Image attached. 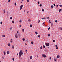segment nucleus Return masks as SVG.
<instances>
[{
	"mask_svg": "<svg viewBox=\"0 0 62 62\" xmlns=\"http://www.w3.org/2000/svg\"><path fill=\"white\" fill-rule=\"evenodd\" d=\"M42 56L43 57H44V58H45V57H47V56H46V55L44 54H42Z\"/></svg>",
	"mask_w": 62,
	"mask_h": 62,
	"instance_id": "f257e3e1",
	"label": "nucleus"
},
{
	"mask_svg": "<svg viewBox=\"0 0 62 62\" xmlns=\"http://www.w3.org/2000/svg\"><path fill=\"white\" fill-rule=\"evenodd\" d=\"M19 54H20L21 55H22V54H23V52H22V51H20V52L19 53Z\"/></svg>",
	"mask_w": 62,
	"mask_h": 62,
	"instance_id": "f03ea898",
	"label": "nucleus"
},
{
	"mask_svg": "<svg viewBox=\"0 0 62 62\" xmlns=\"http://www.w3.org/2000/svg\"><path fill=\"white\" fill-rule=\"evenodd\" d=\"M23 5H21L20 7V10H21L22 9V8H23Z\"/></svg>",
	"mask_w": 62,
	"mask_h": 62,
	"instance_id": "7ed1b4c3",
	"label": "nucleus"
},
{
	"mask_svg": "<svg viewBox=\"0 0 62 62\" xmlns=\"http://www.w3.org/2000/svg\"><path fill=\"white\" fill-rule=\"evenodd\" d=\"M45 44L47 46H49V43H45Z\"/></svg>",
	"mask_w": 62,
	"mask_h": 62,
	"instance_id": "20e7f679",
	"label": "nucleus"
},
{
	"mask_svg": "<svg viewBox=\"0 0 62 62\" xmlns=\"http://www.w3.org/2000/svg\"><path fill=\"white\" fill-rule=\"evenodd\" d=\"M15 38H16V39H17L18 38V34H17L16 33L15 34Z\"/></svg>",
	"mask_w": 62,
	"mask_h": 62,
	"instance_id": "39448f33",
	"label": "nucleus"
},
{
	"mask_svg": "<svg viewBox=\"0 0 62 62\" xmlns=\"http://www.w3.org/2000/svg\"><path fill=\"white\" fill-rule=\"evenodd\" d=\"M7 16H8V14H9V12H8V11H7Z\"/></svg>",
	"mask_w": 62,
	"mask_h": 62,
	"instance_id": "423d86ee",
	"label": "nucleus"
},
{
	"mask_svg": "<svg viewBox=\"0 0 62 62\" xmlns=\"http://www.w3.org/2000/svg\"><path fill=\"white\" fill-rule=\"evenodd\" d=\"M54 60L56 62L57 61V59L56 58H54Z\"/></svg>",
	"mask_w": 62,
	"mask_h": 62,
	"instance_id": "0eeeda50",
	"label": "nucleus"
},
{
	"mask_svg": "<svg viewBox=\"0 0 62 62\" xmlns=\"http://www.w3.org/2000/svg\"><path fill=\"white\" fill-rule=\"evenodd\" d=\"M8 46H9V47H10V43H9L8 44Z\"/></svg>",
	"mask_w": 62,
	"mask_h": 62,
	"instance_id": "6e6552de",
	"label": "nucleus"
},
{
	"mask_svg": "<svg viewBox=\"0 0 62 62\" xmlns=\"http://www.w3.org/2000/svg\"><path fill=\"white\" fill-rule=\"evenodd\" d=\"M12 48L13 49H14V46L13 45H12Z\"/></svg>",
	"mask_w": 62,
	"mask_h": 62,
	"instance_id": "1a4fd4ad",
	"label": "nucleus"
},
{
	"mask_svg": "<svg viewBox=\"0 0 62 62\" xmlns=\"http://www.w3.org/2000/svg\"><path fill=\"white\" fill-rule=\"evenodd\" d=\"M47 19L48 20H50V18H49V17H46Z\"/></svg>",
	"mask_w": 62,
	"mask_h": 62,
	"instance_id": "9d476101",
	"label": "nucleus"
},
{
	"mask_svg": "<svg viewBox=\"0 0 62 62\" xmlns=\"http://www.w3.org/2000/svg\"><path fill=\"white\" fill-rule=\"evenodd\" d=\"M37 37H38V38H40V35H38Z\"/></svg>",
	"mask_w": 62,
	"mask_h": 62,
	"instance_id": "9b49d317",
	"label": "nucleus"
},
{
	"mask_svg": "<svg viewBox=\"0 0 62 62\" xmlns=\"http://www.w3.org/2000/svg\"><path fill=\"white\" fill-rule=\"evenodd\" d=\"M30 59H32V56H30Z\"/></svg>",
	"mask_w": 62,
	"mask_h": 62,
	"instance_id": "f8f14e48",
	"label": "nucleus"
},
{
	"mask_svg": "<svg viewBox=\"0 0 62 62\" xmlns=\"http://www.w3.org/2000/svg\"><path fill=\"white\" fill-rule=\"evenodd\" d=\"M7 54H9V52L8 51H7Z\"/></svg>",
	"mask_w": 62,
	"mask_h": 62,
	"instance_id": "ddd939ff",
	"label": "nucleus"
},
{
	"mask_svg": "<svg viewBox=\"0 0 62 62\" xmlns=\"http://www.w3.org/2000/svg\"><path fill=\"white\" fill-rule=\"evenodd\" d=\"M57 58H59L60 57V56H59V55H58L57 56Z\"/></svg>",
	"mask_w": 62,
	"mask_h": 62,
	"instance_id": "4468645a",
	"label": "nucleus"
},
{
	"mask_svg": "<svg viewBox=\"0 0 62 62\" xmlns=\"http://www.w3.org/2000/svg\"><path fill=\"white\" fill-rule=\"evenodd\" d=\"M18 36L20 37H21V34H20V33L18 34Z\"/></svg>",
	"mask_w": 62,
	"mask_h": 62,
	"instance_id": "2eb2a0df",
	"label": "nucleus"
},
{
	"mask_svg": "<svg viewBox=\"0 0 62 62\" xmlns=\"http://www.w3.org/2000/svg\"><path fill=\"white\" fill-rule=\"evenodd\" d=\"M3 53H4V55H6V52H5L4 51Z\"/></svg>",
	"mask_w": 62,
	"mask_h": 62,
	"instance_id": "dca6fc26",
	"label": "nucleus"
},
{
	"mask_svg": "<svg viewBox=\"0 0 62 62\" xmlns=\"http://www.w3.org/2000/svg\"><path fill=\"white\" fill-rule=\"evenodd\" d=\"M2 37H3V38H4V37H5V35H2Z\"/></svg>",
	"mask_w": 62,
	"mask_h": 62,
	"instance_id": "f3484780",
	"label": "nucleus"
},
{
	"mask_svg": "<svg viewBox=\"0 0 62 62\" xmlns=\"http://www.w3.org/2000/svg\"><path fill=\"white\" fill-rule=\"evenodd\" d=\"M12 23H14V21H13L12 22Z\"/></svg>",
	"mask_w": 62,
	"mask_h": 62,
	"instance_id": "a211bd4d",
	"label": "nucleus"
},
{
	"mask_svg": "<svg viewBox=\"0 0 62 62\" xmlns=\"http://www.w3.org/2000/svg\"><path fill=\"white\" fill-rule=\"evenodd\" d=\"M22 40L23 41H24V40H25V39L23 38L22 39Z\"/></svg>",
	"mask_w": 62,
	"mask_h": 62,
	"instance_id": "6ab92c4d",
	"label": "nucleus"
},
{
	"mask_svg": "<svg viewBox=\"0 0 62 62\" xmlns=\"http://www.w3.org/2000/svg\"><path fill=\"white\" fill-rule=\"evenodd\" d=\"M35 33L36 35H37L38 34V32H37L36 31Z\"/></svg>",
	"mask_w": 62,
	"mask_h": 62,
	"instance_id": "aec40b11",
	"label": "nucleus"
},
{
	"mask_svg": "<svg viewBox=\"0 0 62 62\" xmlns=\"http://www.w3.org/2000/svg\"><path fill=\"white\" fill-rule=\"evenodd\" d=\"M42 46H41L40 47V49H42Z\"/></svg>",
	"mask_w": 62,
	"mask_h": 62,
	"instance_id": "412c9836",
	"label": "nucleus"
},
{
	"mask_svg": "<svg viewBox=\"0 0 62 62\" xmlns=\"http://www.w3.org/2000/svg\"><path fill=\"white\" fill-rule=\"evenodd\" d=\"M43 48H45L46 46H45L44 45H43Z\"/></svg>",
	"mask_w": 62,
	"mask_h": 62,
	"instance_id": "4be33fe9",
	"label": "nucleus"
},
{
	"mask_svg": "<svg viewBox=\"0 0 62 62\" xmlns=\"http://www.w3.org/2000/svg\"><path fill=\"white\" fill-rule=\"evenodd\" d=\"M46 19V18H45V17H44V18H42V20H43L44 19Z\"/></svg>",
	"mask_w": 62,
	"mask_h": 62,
	"instance_id": "5701e85b",
	"label": "nucleus"
},
{
	"mask_svg": "<svg viewBox=\"0 0 62 62\" xmlns=\"http://www.w3.org/2000/svg\"><path fill=\"white\" fill-rule=\"evenodd\" d=\"M51 8H54V6L53 5H51Z\"/></svg>",
	"mask_w": 62,
	"mask_h": 62,
	"instance_id": "b1692460",
	"label": "nucleus"
},
{
	"mask_svg": "<svg viewBox=\"0 0 62 62\" xmlns=\"http://www.w3.org/2000/svg\"><path fill=\"white\" fill-rule=\"evenodd\" d=\"M50 36H51V35L50 34H49L48 35V37H50Z\"/></svg>",
	"mask_w": 62,
	"mask_h": 62,
	"instance_id": "393cba45",
	"label": "nucleus"
},
{
	"mask_svg": "<svg viewBox=\"0 0 62 62\" xmlns=\"http://www.w3.org/2000/svg\"><path fill=\"white\" fill-rule=\"evenodd\" d=\"M39 6L40 7H41V6H42V4H40L39 5Z\"/></svg>",
	"mask_w": 62,
	"mask_h": 62,
	"instance_id": "a878e982",
	"label": "nucleus"
},
{
	"mask_svg": "<svg viewBox=\"0 0 62 62\" xmlns=\"http://www.w3.org/2000/svg\"><path fill=\"white\" fill-rule=\"evenodd\" d=\"M22 32H24V29H23L22 30Z\"/></svg>",
	"mask_w": 62,
	"mask_h": 62,
	"instance_id": "bb28decb",
	"label": "nucleus"
},
{
	"mask_svg": "<svg viewBox=\"0 0 62 62\" xmlns=\"http://www.w3.org/2000/svg\"><path fill=\"white\" fill-rule=\"evenodd\" d=\"M61 11V9H59V12H60Z\"/></svg>",
	"mask_w": 62,
	"mask_h": 62,
	"instance_id": "cd10ccee",
	"label": "nucleus"
},
{
	"mask_svg": "<svg viewBox=\"0 0 62 62\" xmlns=\"http://www.w3.org/2000/svg\"><path fill=\"white\" fill-rule=\"evenodd\" d=\"M10 42H12V39H11Z\"/></svg>",
	"mask_w": 62,
	"mask_h": 62,
	"instance_id": "c85d7f7f",
	"label": "nucleus"
},
{
	"mask_svg": "<svg viewBox=\"0 0 62 62\" xmlns=\"http://www.w3.org/2000/svg\"><path fill=\"white\" fill-rule=\"evenodd\" d=\"M29 0H27V3H28V2H29Z\"/></svg>",
	"mask_w": 62,
	"mask_h": 62,
	"instance_id": "c756f323",
	"label": "nucleus"
},
{
	"mask_svg": "<svg viewBox=\"0 0 62 62\" xmlns=\"http://www.w3.org/2000/svg\"><path fill=\"white\" fill-rule=\"evenodd\" d=\"M28 21L29 22H30L31 21V20L30 19H29Z\"/></svg>",
	"mask_w": 62,
	"mask_h": 62,
	"instance_id": "7c9ffc66",
	"label": "nucleus"
},
{
	"mask_svg": "<svg viewBox=\"0 0 62 62\" xmlns=\"http://www.w3.org/2000/svg\"><path fill=\"white\" fill-rule=\"evenodd\" d=\"M30 27H32V25L31 24H30Z\"/></svg>",
	"mask_w": 62,
	"mask_h": 62,
	"instance_id": "2f4dec72",
	"label": "nucleus"
},
{
	"mask_svg": "<svg viewBox=\"0 0 62 62\" xmlns=\"http://www.w3.org/2000/svg\"><path fill=\"white\" fill-rule=\"evenodd\" d=\"M59 6L60 7H61H61H62V6L61 5H59Z\"/></svg>",
	"mask_w": 62,
	"mask_h": 62,
	"instance_id": "473e14b6",
	"label": "nucleus"
},
{
	"mask_svg": "<svg viewBox=\"0 0 62 62\" xmlns=\"http://www.w3.org/2000/svg\"><path fill=\"white\" fill-rule=\"evenodd\" d=\"M25 51H26V53H27V50H25Z\"/></svg>",
	"mask_w": 62,
	"mask_h": 62,
	"instance_id": "72a5a7b5",
	"label": "nucleus"
},
{
	"mask_svg": "<svg viewBox=\"0 0 62 62\" xmlns=\"http://www.w3.org/2000/svg\"><path fill=\"white\" fill-rule=\"evenodd\" d=\"M49 22V23H51V21H50V20H49L48 21Z\"/></svg>",
	"mask_w": 62,
	"mask_h": 62,
	"instance_id": "f704fd0d",
	"label": "nucleus"
},
{
	"mask_svg": "<svg viewBox=\"0 0 62 62\" xmlns=\"http://www.w3.org/2000/svg\"><path fill=\"white\" fill-rule=\"evenodd\" d=\"M19 54V56H21V55H21L20 54Z\"/></svg>",
	"mask_w": 62,
	"mask_h": 62,
	"instance_id": "c9c22d12",
	"label": "nucleus"
},
{
	"mask_svg": "<svg viewBox=\"0 0 62 62\" xmlns=\"http://www.w3.org/2000/svg\"><path fill=\"white\" fill-rule=\"evenodd\" d=\"M51 26H53V23H51Z\"/></svg>",
	"mask_w": 62,
	"mask_h": 62,
	"instance_id": "e433bc0d",
	"label": "nucleus"
},
{
	"mask_svg": "<svg viewBox=\"0 0 62 62\" xmlns=\"http://www.w3.org/2000/svg\"><path fill=\"white\" fill-rule=\"evenodd\" d=\"M42 11H44V9H42Z\"/></svg>",
	"mask_w": 62,
	"mask_h": 62,
	"instance_id": "4c0bfd02",
	"label": "nucleus"
},
{
	"mask_svg": "<svg viewBox=\"0 0 62 62\" xmlns=\"http://www.w3.org/2000/svg\"><path fill=\"white\" fill-rule=\"evenodd\" d=\"M31 44H33V41H31Z\"/></svg>",
	"mask_w": 62,
	"mask_h": 62,
	"instance_id": "58836bf2",
	"label": "nucleus"
},
{
	"mask_svg": "<svg viewBox=\"0 0 62 62\" xmlns=\"http://www.w3.org/2000/svg\"><path fill=\"white\" fill-rule=\"evenodd\" d=\"M3 11H4V13H5V10H4Z\"/></svg>",
	"mask_w": 62,
	"mask_h": 62,
	"instance_id": "ea45409f",
	"label": "nucleus"
},
{
	"mask_svg": "<svg viewBox=\"0 0 62 62\" xmlns=\"http://www.w3.org/2000/svg\"><path fill=\"white\" fill-rule=\"evenodd\" d=\"M49 59L50 60H51V57H50L49 58Z\"/></svg>",
	"mask_w": 62,
	"mask_h": 62,
	"instance_id": "a19ab883",
	"label": "nucleus"
},
{
	"mask_svg": "<svg viewBox=\"0 0 62 62\" xmlns=\"http://www.w3.org/2000/svg\"><path fill=\"white\" fill-rule=\"evenodd\" d=\"M60 29L61 30H62V27H61Z\"/></svg>",
	"mask_w": 62,
	"mask_h": 62,
	"instance_id": "79ce46f5",
	"label": "nucleus"
},
{
	"mask_svg": "<svg viewBox=\"0 0 62 62\" xmlns=\"http://www.w3.org/2000/svg\"><path fill=\"white\" fill-rule=\"evenodd\" d=\"M53 42H55V40H53Z\"/></svg>",
	"mask_w": 62,
	"mask_h": 62,
	"instance_id": "37998d69",
	"label": "nucleus"
},
{
	"mask_svg": "<svg viewBox=\"0 0 62 62\" xmlns=\"http://www.w3.org/2000/svg\"><path fill=\"white\" fill-rule=\"evenodd\" d=\"M12 19V17H10V20H11Z\"/></svg>",
	"mask_w": 62,
	"mask_h": 62,
	"instance_id": "c03bdc74",
	"label": "nucleus"
},
{
	"mask_svg": "<svg viewBox=\"0 0 62 62\" xmlns=\"http://www.w3.org/2000/svg\"><path fill=\"white\" fill-rule=\"evenodd\" d=\"M15 5L16 6V2H15Z\"/></svg>",
	"mask_w": 62,
	"mask_h": 62,
	"instance_id": "a18cd8bd",
	"label": "nucleus"
},
{
	"mask_svg": "<svg viewBox=\"0 0 62 62\" xmlns=\"http://www.w3.org/2000/svg\"><path fill=\"white\" fill-rule=\"evenodd\" d=\"M55 46L56 47H57L58 46L57 45H55Z\"/></svg>",
	"mask_w": 62,
	"mask_h": 62,
	"instance_id": "49530a36",
	"label": "nucleus"
},
{
	"mask_svg": "<svg viewBox=\"0 0 62 62\" xmlns=\"http://www.w3.org/2000/svg\"><path fill=\"white\" fill-rule=\"evenodd\" d=\"M53 5L54 6V7H55V4H54Z\"/></svg>",
	"mask_w": 62,
	"mask_h": 62,
	"instance_id": "de8ad7c7",
	"label": "nucleus"
},
{
	"mask_svg": "<svg viewBox=\"0 0 62 62\" xmlns=\"http://www.w3.org/2000/svg\"><path fill=\"white\" fill-rule=\"evenodd\" d=\"M55 23H57V20H55Z\"/></svg>",
	"mask_w": 62,
	"mask_h": 62,
	"instance_id": "09e8293b",
	"label": "nucleus"
},
{
	"mask_svg": "<svg viewBox=\"0 0 62 62\" xmlns=\"http://www.w3.org/2000/svg\"><path fill=\"white\" fill-rule=\"evenodd\" d=\"M2 23H3L2 22H0V24H2Z\"/></svg>",
	"mask_w": 62,
	"mask_h": 62,
	"instance_id": "8fccbe9b",
	"label": "nucleus"
},
{
	"mask_svg": "<svg viewBox=\"0 0 62 62\" xmlns=\"http://www.w3.org/2000/svg\"><path fill=\"white\" fill-rule=\"evenodd\" d=\"M12 60H13V61H14V58H12Z\"/></svg>",
	"mask_w": 62,
	"mask_h": 62,
	"instance_id": "3c124183",
	"label": "nucleus"
},
{
	"mask_svg": "<svg viewBox=\"0 0 62 62\" xmlns=\"http://www.w3.org/2000/svg\"><path fill=\"white\" fill-rule=\"evenodd\" d=\"M26 41H27V42H28V39H27L26 40Z\"/></svg>",
	"mask_w": 62,
	"mask_h": 62,
	"instance_id": "603ef678",
	"label": "nucleus"
},
{
	"mask_svg": "<svg viewBox=\"0 0 62 62\" xmlns=\"http://www.w3.org/2000/svg\"><path fill=\"white\" fill-rule=\"evenodd\" d=\"M38 4H39V1H38Z\"/></svg>",
	"mask_w": 62,
	"mask_h": 62,
	"instance_id": "864d4df0",
	"label": "nucleus"
},
{
	"mask_svg": "<svg viewBox=\"0 0 62 62\" xmlns=\"http://www.w3.org/2000/svg\"><path fill=\"white\" fill-rule=\"evenodd\" d=\"M10 30H11V29H12V27H11V28H10Z\"/></svg>",
	"mask_w": 62,
	"mask_h": 62,
	"instance_id": "5fc2aeb1",
	"label": "nucleus"
},
{
	"mask_svg": "<svg viewBox=\"0 0 62 62\" xmlns=\"http://www.w3.org/2000/svg\"><path fill=\"white\" fill-rule=\"evenodd\" d=\"M45 51L46 52H47V51H47V49H45Z\"/></svg>",
	"mask_w": 62,
	"mask_h": 62,
	"instance_id": "6e6d98bb",
	"label": "nucleus"
},
{
	"mask_svg": "<svg viewBox=\"0 0 62 62\" xmlns=\"http://www.w3.org/2000/svg\"><path fill=\"white\" fill-rule=\"evenodd\" d=\"M8 2H10V0H8Z\"/></svg>",
	"mask_w": 62,
	"mask_h": 62,
	"instance_id": "4d7b16f0",
	"label": "nucleus"
},
{
	"mask_svg": "<svg viewBox=\"0 0 62 62\" xmlns=\"http://www.w3.org/2000/svg\"><path fill=\"white\" fill-rule=\"evenodd\" d=\"M21 27V25H19V27H20H20Z\"/></svg>",
	"mask_w": 62,
	"mask_h": 62,
	"instance_id": "13d9d810",
	"label": "nucleus"
},
{
	"mask_svg": "<svg viewBox=\"0 0 62 62\" xmlns=\"http://www.w3.org/2000/svg\"><path fill=\"white\" fill-rule=\"evenodd\" d=\"M2 57L3 59H4V57L3 56H2Z\"/></svg>",
	"mask_w": 62,
	"mask_h": 62,
	"instance_id": "bf43d9fd",
	"label": "nucleus"
},
{
	"mask_svg": "<svg viewBox=\"0 0 62 62\" xmlns=\"http://www.w3.org/2000/svg\"><path fill=\"white\" fill-rule=\"evenodd\" d=\"M29 13V11H27V13Z\"/></svg>",
	"mask_w": 62,
	"mask_h": 62,
	"instance_id": "052dcab7",
	"label": "nucleus"
},
{
	"mask_svg": "<svg viewBox=\"0 0 62 62\" xmlns=\"http://www.w3.org/2000/svg\"><path fill=\"white\" fill-rule=\"evenodd\" d=\"M19 22H20V23H21V22H22V21L21 20H20V21H19Z\"/></svg>",
	"mask_w": 62,
	"mask_h": 62,
	"instance_id": "680f3d73",
	"label": "nucleus"
},
{
	"mask_svg": "<svg viewBox=\"0 0 62 62\" xmlns=\"http://www.w3.org/2000/svg\"><path fill=\"white\" fill-rule=\"evenodd\" d=\"M50 27H49L48 29V30H50Z\"/></svg>",
	"mask_w": 62,
	"mask_h": 62,
	"instance_id": "e2e57ef3",
	"label": "nucleus"
},
{
	"mask_svg": "<svg viewBox=\"0 0 62 62\" xmlns=\"http://www.w3.org/2000/svg\"><path fill=\"white\" fill-rule=\"evenodd\" d=\"M40 20H39V21H39L38 23H39V22H40Z\"/></svg>",
	"mask_w": 62,
	"mask_h": 62,
	"instance_id": "0e129e2a",
	"label": "nucleus"
},
{
	"mask_svg": "<svg viewBox=\"0 0 62 62\" xmlns=\"http://www.w3.org/2000/svg\"><path fill=\"white\" fill-rule=\"evenodd\" d=\"M56 7H57L58 8V5H57Z\"/></svg>",
	"mask_w": 62,
	"mask_h": 62,
	"instance_id": "69168bd1",
	"label": "nucleus"
},
{
	"mask_svg": "<svg viewBox=\"0 0 62 62\" xmlns=\"http://www.w3.org/2000/svg\"><path fill=\"white\" fill-rule=\"evenodd\" d=\"M56 49H58V47H56Z\"/></svg>",
	"mask_w": 62,
	"mask_h": 62,
	"instance_id": "338daca9",
	"label": "nucleus"
},
{
	"mask_svg": "<svg viewBox=\"0 0 62 62\" xmlns=\"http://www.w3.org/2000/svg\"><path fill=\"white\" fill-rule=\"evenodd\" d=\"M19 58H21V56H19Z\"/></svg>",
	"mask_w": 62,
	"mask_h": 62,
	"instance_id": "774afa93",
	"label": "nucleus"
}]
</instances>
